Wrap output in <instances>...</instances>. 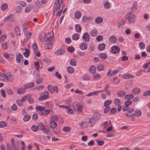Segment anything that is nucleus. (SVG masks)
I'll return each mask as SVG.
<instances>
[{
  "instance_id": "obj_64",
  "label": "nucleus",
  "mask_w": 150,
  "mask_h": 150,
  "mask_svg": "<svg viewBox=\"0 0 150 150\" xmlns=\"http://www.w3.org/2000/svg\"><path fill=\"white\" fill-rule=\"evenodd\" d=\"M132 103L131 100H127L125 102V105L128 107L129 105H130Z\"/></svg>"
},
{
  "instance_id": "obj_47",
  "label": "nucleus",
  "mask_w": 150,
  "mask_h": 150,
  "mask_svg": "<svg viewBox=\"0 0 150 150\" xmlns=\"http://www.w3.org/2000/svg\"><path fill=\"white\" fill-rule=\"evenodd\" d=\"M13 15L12 14H10L9 16H8L7 17L5 18L4 19V21H6L7 20H8L11 21H12V19L13 18Z\"/></svg>"
},
{
  "instance_id": "obj_53",
  "label": "nucleus",
  "mask_w": 150,
  "mask_h": 150,
  "mask_svg": "<svg viewBox=\"0 0 150 150\" xmlns=\"http://www.w3.org/2000/svg\"><path fill=\"white\" fill-rule=\"evenodd\" d=\"M6 37L7 36L5 34L1 35L0 37V41L1 42L4 41L6 40Z\"/></svg>"
},
{
  "instance_id": "obj_26",
  "label": "nucleus",
  "mask_w": 150,
  "mask_h": 150,
  "mask_svg": "<svg viewBox=\"0 0 150 150\" xmlns=\"http://www.w3.org/2000/svg\"><path fill=\"white\" fill-rule=\"evenodd\" d=\"M97 68L98 71H103L104 69L105 66L104 65L100 64L97 66Z\"/></svg>"
},
{
  "instance_id": "obj_6",
  "label": "nucleus",
  "mask_w": 150,
  "mask_h": 150,
  "mask_svg": "<svg viewBox=\"0 0 150 150\" xmlns=\"http://www.w3.org/2000/svg\"><path fill=\"white\" fill-rule=\"evenodd\" d=\"M1 76L5 78L7 81L10 82L12 81L13 79V76L11 74L7 75L5 74H2Z\"/></svg>"
},
{
  "instance_id": "obj_55",
  "label": "nucleus",
  "mask_w": 150,
  "mask_h": 150,
  "mask_svg": "<svg viewBox=\"0 0 150 150\" xmlns=\"http://www.w3.org/2000/svg\"><path fill=\"white\" fill-rule=\"evenodd\" d=\"M28 101L30 104H33L34 102V100L33 98H31V96L30 95H29L28 99Z\"/></svg>"
},
{
  "instance_id": "obj_8",
  "label": "nucleus",
  "mask_w": 150,
  "mask_h": 150,
  "mask_svg": "<svg viewBox=\"0 0 150 150\" xmlns=\"http://www.w3.org/2000/svg\"><path fill=\"white\" fill-rule=\"evenodd\" d=\"M44 134L50 135L51 133L49 127L47 126H45V128L42 130Z\"/></svg>"
},
{
  "instance_id": "obj_56",
  "label": "nucleus",
  "mask_w": 150,
  "mask_h": 150,
  "mask_svg": "<svg viewBox=\"0 0 150 150\" xmlns=\"http://www.w3.org/2000/svg\"><path fill=\"white\" fill-rule=\"evenodd\" d=\"M61 4L59 5V4H57L56 3H55L54 5V8L55 9L54 11H57L60 9V8L61 7Z\"/></svg>"
},
{
  "instance_id": "obj_37",
  "label": "nucleus",
  "mask_w": 150,
  "mask_h": 150,
  "mask_svg": "<svg viewBox=\"0 0 150 150\" xmlns=\"http://www.w3.org/2000/svg\"><path fill=\"white\" fill-rule=\"evenodd\" d=\"M122 77L125 79L130 78H133L134 77V76L133 75L130 74H123L122 76Z\"/></svg>"
},
{
  "instance_id": "obj_57",
  "label": "nucleus",
  "mask_w": 150,
  "mask_h": 150,
  "mask_svg": "<svg viewBox=\"0 0 150 150\" xmlns=\"http://www.w3.org/2000/svg\"><path fill=\"white\" fill-rule=\"evenodd\" d=\"M70 63L71 65L73 66H75L76 64V61L74 59H71L70 61Z\"/></svg>"
},
{
  "instance_id": "obj_17",
  "label": "nucleus",
  "mask_w": 150,
  "mask_h": 150,
  "mask_svg": "<svg viewBox=\"0 0 150 150\" xmlns=\"http://www.w3.org/2000/svg\"><path fill=\"white\" fill-rule=\"evenodd\" d=\"M105 48V45L104 43H101L98 45V49L100 51L104 50Z\"/></svg>"
},
{
  "instance_id": "obj_61",
  "label": "nucleus",
  "mask_w": 150,
  "mask_h": 150,
  "mask_svg": "<svg viewBox=\"0 0 150 150\" xmlns=\"http://www.w3.org/2000/svg\"><path fill=\"white\" fill-rule=\"evenodd\" d=\"M67 50L69 52L72 53L74 52V49L72 47H69L67 48Z\"/></svg>"
},
{
  "instance_id": "obj_60",
  "label": "nucleus",
  "mask_w": 150,
  "mask_h": 150,
  "mask_svg": "<svg viewBox=\"0 0 150 150\" xmlns=\"http://www.w3.org/2000/svg\"><path fill=\"white\" fill-rule=\"evenodd\" d=\"M32 48L34 52H35L36 50H38V46L36 42L33 45Z\"/></svg>"
},
{
  "instance_id": "obj_58",
  "label": "nucleus",
  "mask_w": 150,
  "mask_h": 150,
  "mask_svg": "<svg viewBox=\"0 0 150 150\" xmlns=\"http://www.w3.org/2000/svg\"><path fill=\"white\" fill-rule=\"evenodd\" d=\"M25 52H24L23 54L25 57L27 58L28 57L29 55L28 52H30V51L27 49H25Z\"/></svg>"
},
{
  "instance_id": "obj_46",
  "label": "nucleus",
  "mask_w": 150,
  "mask_h": 150,
  "mask_svg": "<svg viewBox=\"0 0 150 150\" xmlns=\"http://www.w3.org/2000/svg\"><path fill=\"white\" fill-rule=\"evenodd\" d=\"M79 35L78 34L75 33L72 35V38L73 40H76L79 39Z\"/></svg>"
},
{
  "instance_id": "obj_28",
  "label": "nucleus",
  "mask_w": 150,
  "mask_h": 150,
  "mask_svg": "<svg viewBox=\"0 0 150 150\" xmlns=\"http://www.w3.org/2000/svg\"><path fill=\"white\" fill-rule=\"evenodd\" d=\"M35 108L37 112L41 111H44L45 110V108L42 106H37Z\"/></svg>"
},
{
  "instance_id": "obj_42",
  "label": "nucleus",
  "mask_w": 150,
  "mask_h": 150,
  "mask_svg": "<svg viewBox=\"0 0 150 150\" xmlns=\"http://www.w3.org/2000/svg\"><path fill=\"white\" fill-rule=\"evenodd\" d=\"M31 116L29 115H26L23 118V120L24 122H27L29 121L30 119Z\"/></svg>"
},
{
  "instance_id": "obj_3",
  "label": "nucleus",
  "mask_w": 150,
  "mask_h": 150,
  "mask_svg": "<svg viewBox=\"0 0 150 150\" xmlns=\"http://www.w3.org/2000/svg\"><path fill=\"white\" fill-rule=\"evenodd\" d=\"M47 89L51 93H53L54 92L57 93L58 92V89L57 87L54 86L52 87L51 85H49L47 86Z\"/></svg>"
},
{
  "instance_id": "obj_14",
  "label": "nucleus",
  "mask_w": 150,
  "mask_h": 150,
  "mask_svg": "<svg viewBox=\"0 0 150 150\" xmlns=\"http://www.w3.org/2000/svg\"><path fill=\"white\" fill-rule=\"evenodd\" d=\"M26 91V88L24 86V87L18 89L17 92L18 94H23Z\"/></svg>"
},
{
  "instance_id": "obj_35",
  "label": "nucleus",
  "mask_w": 150,
  "mask_h": 150,
  "mask_svg": "<svg viewBox=\"0 0 150 150\" xmlns=\"http://www.w3.org/2000/svg\"><path fill=\"white\" fill-rule=\"evenodd\" d=\"M24 34L27 38L28 39L30 38L31 36V33L29 31H27L24 32Z\"/></svg>"
},
{
  "instance_id": "obj_59",
  "label": "nucleus",
  "mask_w": 150,
  "mask_h": 150,
  "mask_svg": "<svg viewBox=\"0 0 150 150\" xmlns=\"http://www.w3.org/2000/svg\"><path fill=\"white\" fill-rule=\"evenodd\" d=\"M145 44L142 42H140L139 44V46L141 50H142L145 48Z\"/></svg>"
},
{
  "instance_id": "obj_11",
  "label": "nucleus",
  "mask_w": 150,
  "mask_h": 150,
  "mask_svg": "<svg viewBox=\"0 0 150 150\" xmlns=\"http://www.w3.org/2000/svg\"><path fill=\"white\" fill-rule=\"evenodd\" d=\"M109 41L111 43H115L117 41V38L115 35H112L109 38Z\"/></svg>"
},
{
  "instance_id": "obj_38",
  "label": "nucleus",
  "mask_w": 150,
  "mask_h": 150,
  "mask_svg": "<svg viewBox=\"0 0 150 150\" xmlns=\"http://www.w3.org/2000/svg\"><path fill=\"white\" fill-rule=\"evenodd\" d=\"M134 97V95L132 94H129L125 95V98L126 99H131Z\"/></svg>"
},
{
  "instance_id": "obj_31",
  "label": "nucleus",
  "mask_w": 150,
  "mask_h": 150,
  "mask_svg": "<svg viewBox=\"0 0 150 150\" xmlns=\"http://www.w3.org/2000/svg\"><path fill=\"white\" fill-rule=\"evenodd\" d=\"M11 56L12 57V59H13L14 58V55L12 53H11L9 54H8L7 53H5L4 54V57H5L6 59H9V56Z\"/></svg>"
},
{
  "instance_id": "obj_24",
  "label": "nucleus",
  "mask_w": 150,
  "mask_h": 150,
  "mask_svg": "<svg viewBox=\"0 0 150 150\" xmlns=\"http://www.w3.org/2000/svg\"><path fill=\"white\" fill-rule=\"evenodd\" d=\"M126 94V93L124 91H120L117 93V96L120 97H124Z\"/></svg>"
},
{
  "instance_id": "obj_4",
  "label": "nucleus",
  "mask_w": 150,
  "mask_h": 150,
  "mask_svg": "<svg viewBox=\"0 0 150 150\" xmlns=\"http://www.w3.org/2000/svg\"><path fill=\"white\" fill-rule=\"evenodd\" d=\"M49 93L47 91L43 92L38 98L40 101H42L47 99L48 98Z\"/></svg>"
},
{
  "instance_id": "obj_32",
  "label": "nucleus",
  "mask_w": 150,
  "mask_h": 150,
  "mask_svg": "<svg viewBox=\"0 0 150 150\" xmlns=\"http://www.w3.org/2000/svg\"><path fill=\"white\" fill-rule=\"evenodd\" d=\"M103 21V18L100 17H97L95 20V22L98 24H99L102 23Z\"/></svg>"
},
{
  "instance_id": "obj_33",
  "label": "nucleus",
  "mask_w": 150,
  "mask_h": 150,
  "mask_svg": "<svg viewBox=\"0 0 150 150\" xmlns=\"http://www.w3.org/2000/svg\"><path fill=\"white\" fill-rule=\"evenodd\" d=\"M114 103L116 106H119L121 104V101L118 98H116L114 100Z\"/></svg>"
},
{
  "instance_id": "obj_48",
  "label": "nucleus",
  "mask_w": 150,
  "mask_h": 150,
  "mask_svg": "<svg viewBox=\"0 0 150 150\" xmlns=\"http://www.w3.org/2000/svg\"><path fill=\"white\" fill-rule=\"evenodd\" d=\"M8 43L7 42H4L1 44V47L3 48L4 49H8L7 45Z\"/></svg>"
},
{
  "instance_id": "obj_23",
  "label": "nucleus",
  "mask_w": 150,
  "mask_h": 150,
  "mask_svg": "<svg viewBox=\"0 0 150 150\" xmlns=\"http://www.w3.org/2000/svg\"><path fill=\"white\" fill-rule=\"evenodd\" d=\"M134 116L137 117L140 116L142 114V112L141 110H136L134 114H133Z\"/></svg>"
},
{
  "instance_id": "obj_62",
  "label": "nucleus",
  "mask_w": 150,
  "mask_h": 150,
  "mask_svg": "<svg viewBox=\"0 0 150 150\" xmlns=\"http://www.w3.org/2000/svg\"><path fill=\"white\" fill-rule=\"evenodd\" d=\"M23 28L24 32L27 31V29L28 28V26H27L25 23H24L23 25Z\"/></svg>"
},
{
  "instance_id": "obj_34",
  "label": "nucleus",
  "mask_w": 150,
  "mask_h": 150,
  "mask_svg": "<svg viewBox=\"0 0 150 150\" xmlns=\"http://www.w3.org/2000/svg\"><path fill=\"white\" fill-rule=\"evenodd\" d=\"M38 130H42L45 128V126L42 123L40 122L38 124Z\"/></svg>"
},
{
  "instance_id": "obj_1",
  "label": "nucleus",
  "mask_w": 150,
  "mask_h": 150,
  "mask_svg": "<svg viewBox=\"0 0 150 150\" xmlns=\"http://www.w3.org/2000/svg\"><path fill=\"white\" fill-rule=\"evenodd\" d=\"M100 114L98 113H94L92 117L89 120V122L91 124L95 123L100 118Z\"/></svg>"
},
{
  "instance_id": "obj_7",
  "label": "nucleus",
  "mask_w": 150,
  "mask_h": 150,
  "mask_svg": "<svg viewBox=\"0 0 150 150\" xmlns=\"http://www.w3.org/2000/svg\"><path fill=\"white\" fill-rule=\"evenodd\" d=\"M82 38L84 41L88 42L90 40V36L88 33H84L82 36Z\"/></svg>"
},
{
  "instance_id": "obj_43",
  "label": "nucleus",
  "mask_w": 150,
  "mask_h": 150,
  "mask_svg": "<svg viewBox=\"0 0 150 150\" xmlns=\"http://www.w3.org/2000/svg\"><path fill=\"white\" fill-rule=\"evenodd\" d=\"M32 6L31 5H29L25 8V11L26 13L29 12L32 10Z\"/></svg>"
},
{
  "instance_id": "obj_13",
  "label": "nucleus",
  "mask_w": 150,
  "mask_h": 150,
  "mask_svg": "<svg viewBox=\"0 0 150 150\" xmlns=\"http://www.w3.org/2000/svg\"><path fill=\"white\" fill-rule=\"evenodd\" d=\"M111 70L110 69L108 72L107 74L108 76H109L110 77H111L116 74L117 73L119 72V70L116 69L113 71L111 73Z\"/></svg>"
},
{
  "instance_id": "obj_54",
  "label": "nucleus",
  "mask_w": 150,
  "mask_h": 150,
  "mask_svg": "<svg viewBox=\"0 0 150 150\" xmlns=\"http://www.w3.org/2000/svg\"><path fill=\"white\" fill-rule=\"evenodd\" d=\"M31 130L33 132H36L38 130V126L35 125H33L31 128Z\"/></svg>"
},
{
  "instance_id": "obj_16",
  "label": "nucleus",
  "mask_w": 150,
  "mask_h": 150,
  "mask_svg": "<svg viewBox=\"0 0 150 150\" xmlns=\"http://www.w3.org/2000/svg\"><path fill=\"white\" fill-rule=\"evenodd\" d=\"M98 33V31L96 29H93L91 31L90 34L92 37H95Z\"/></svg>"
},
{
  "instance_id": "obj_25",
  "label": "nucleus",
  "mask_w": 150,
  "mask_h": 150,
  "mask_svg": "<svg viewBox=\"0 0 150 150\" xmlns=\"http://www.w3.org/2000/svg\"><path fill=\"white\" fill-rule=\"evenodd\" d=\"M126 22V20L124 19H122V21L118 23V27L119 28H122Z\"/></svg>"
},
{
  "instance_id": "obj_20",
  "label": "nucleus",
  "mask_w": 150,
  "mask_h": 150,
  "mask_svg": "<svg viewBox=\"0 0 150 150\" xmlns=\"http://www.w3.org/2000/svg\"><path fill=\"white\" fill-rule=\"evenodd\" d=\"M11 146L13 150H16V147L15 143L13 139L12 138L11 140Z\"/></svg>"
},
{
  "instance_id": "obj_44",
  "label": "nucleus",
  "mask_w": 150,
  "mask_h": 150,
  "mask_svg": "<svg viewBox=\"0 0 150 150\" xmlns=\"http://www.w3.org/2000/svg\"><path fill=\"white\" fill-rule=\"evenodd\" d=\"M75 28L76 31L77 32H80L81 31V28L80 25L78 24L75 25Z\"/></svg>"
},
{
  "instance_id": "obj_50",
  "label": "nucleus",
  "mask_w": 150,
  "mask_h": 150,
  "mask_svg": "<svg viewBox=\"0 0 150 150\" xmlns=\"http://www.w3.org/2000/svg\"><path fill=\"white\" fill-rule=\"evenodd\" d=\"M143 96L145 97L150 96V90L144 91L143 93Z\"/></svg>"
},
{
  "instance_id": "obj_40",
  "label": "nucleus",
  "mask_w": 150,
  "mask_h": 150,
  "mask_svg": "<svg viewBox=\"0 0 150 150\" xmlns=\"http://www.w3.org/2000/svg\"><path fill=\"white\" fill-rule=\"evenodd\" d=\"M52 47V45L51 42H48L45 45V47L46 49H51Z\"/></svg>"
},
{
  "instance_id": "obj_12",
  "label": "nucleus",
  "mask_w": 150,
  "mask_h": 150,
  "mask_svg": "<svg viewBox=\"0 0 150 150\" xmlns=\"http://www.w3.org/2000/svg\"><path fill=\"white\" fill-rule=\"evenodd\" d=\"M132 92L134 95H138L140 93L141 89L139 88L135 87L132 89Z\"/></svg>"
},
{
  "instance_id": "obj_27",
  "label": "nucleus",
  "mask_w": 150,
  "mask_h": 150,
  "mask_svg": "<svg viewBox=\"0 0 150 150\" xmlns=\"http://www.w3.org/2000/svg\"><path fill=\"white\" fill-rule=\"evenodd\" d=\"M81 13L79 11H77L74 13V16L76 19H79L81 18Z\"/></svg>"
},
{
  "instance_id": "obj_29",
  "label": "nucleus",
  "mask_w": 150,
  "mask_h": 150,
  "mask_svg": "<svg viewBox=\"0 0 150 150\" xmlns=\"http://www.w3.org/2000/svg\"><path fill=\"white\" fill-rule=\"evenodd\" d=\"M89 70L90 73L94 74L96 72V68L94 66H92L89 68Z\"/></svg>"
},
{
  "instance_id": "obj_10",
  "label": "nucleus",
  "mask_w": 150,
  "mask_h": 150,
  "mask_svg": "<svg viewBox=\"0 0 150 150\" xmlns=\"http://www.w3.org/2000/svg\"><path fill=\"white\" fill-rule=\"evenodd\" d=\"M24 58L23 56L21 54H16V61L18 63H20L21 62V60H22V61H23L22 58Z\"/></svg>"
},
{
  "instance_id": "obj_9",
  "label": "nucleus",
  "mask_w": 150,
  "mask_h": 150,
  "mask_svg": "<svg viewBox=\"0 0 150 150\" xmlns=\"http://www.w3.org/2000/svg\"><path fill=\"white\" fill-rule=\"evenodd\" d=\"M64 53L65 51L64 50L59 49L56 50L54 53L57 55H61L64 54Z\"/></svg>"
},
{
  "instance_id": "obj_39",
  "label": "nucleus",
  "mask_w": 150,
  "mask_h": 150,
  "mask_svg": "<svg viewBox=\"0 0 150 150\" xmlns=\"http://www.w3.org/2000/svg\"><path fill=\"white\" fill-rule=\"evenodd\" d=\"M15 10L16 12L19 13H21L22 10V8L19 6H16L15 8Z\"/></svg>"
},
{
  "instance_id": "obj_18",
  "label": "nucleus",
  "mask_w": 150,
  "mask_h": 150,
  "mask_svg": "<svg viewBox=\"0 0 150 150\" xmlns=\"http://www.w3.org/2000/svg\"><path fill=\"white\" fill-rule=\"evenodd\" d=\"M34 83L33 82L25 84L24 85V87L26 89H28L34 86Z\"/></svg>"
},
{
  "instance_id": "obj_41",
  "label": "nucleus",
  "mask_w": 150,
  "mask_h": 150,
  "mask_svg": "<svg viewBox=\"0 0 150 150\" xmlns=\"http://www.w3.org/2000/svg\"><path fill=\"white\" fill-rule=\"evenodd\" d=\"M67 72L70 74H72L74 72V69L73 67H68L67 68Z\"/></svg>"
},
{
  "instance_id": "obj_52",
  "label": "nucleus",
  "mask_w": 150,
  "mask_h": 150,
  "mask_svg": "<svg viewBox=\"0 0 150 150\" xmlns=\"http://www.w3.org/2000/svg\"><path fill=\"white\" fill-rule=\"evenodd\" d=\"M7 125V123L4 121H0V127L1 128H3L6 127Z\"/></svg>"
},
{
  "instance_id": "obj_49",
  "label": "nucleus",
  "mask_w": 150,
  "mask_h": 150,
  "mask_svg": "<svg viewBox=\"0 0 150 150\" xmlns=\"http://www.w3.org/2000/svg\"><path fill=\"white\" fill-rule=\"evenodd\" d=\"M104 6L105 8L109 9L110 7L111 4L108 2L107 1L105 3H104Z\"/></svg>"
},
{
  "instance_id": "obj_2",
  "label": "nucleus",
  "mask_w": 150,
  "mask_h": 150,
  "mask_svg": "<svg viewBox=\"0 0 150 150\" xmlns=\"http://www.w3.org/2000/svg\"><path fill=\"white\" fill-rule=\"evenodd\" d=\"M126 18L128 19V21L129 23L131 24L135 22V16L130 13H129L126 16Z\"/></svg>"
},
{
  "instance_id": "obj_21",
  "label": "nucleus",
  "mask_w": 150,
  "mask_h": 150,
  "mask_svg": "<svg viewBox=\"0 0 150 150\" xmlns=\"http://www.w3.org/2000/svg\"><path fill=\"white\" fill-rule=\"evenodd\" d=\"M57 123L56 122H54V121H51L50 123V127L52 129L55 128L57 126Z\"/></svg>"
},
{
  "instance_id": "obj_22",
  "label": "nucleus",
  "mask_w": 150,
  "mask_h": 150,
  "mask_svg": "<svg viewBox=\"0 0 150 150\" xmlns=\"http://www.w3.org/2000/svg\"><path fill=\"white\" fill-rule=\"evenodd\" d=\"M99 57L102 59H106L107 58V56L105 53H100L99 54Z\"/></svg>"
},
{
  "instance_id": "obj_30",
  "label": "nucleus",
  "mask_w": 150,
  "mask_h": 150,
  "mask_svg": "<svg viewBox=\"0 0 150 150\" xmlns=\"http://www.w3.org/2000/svg\"><path fill=\"white\" fill-rule=\"evenodd\" d=\"M8 8V6L6 4H2L1 7V10L3 11H5Z\"/></svg>"
},
{
  "instance_id": "obj_5",
  "label": "nucleus",
  "mask_w": 150,
  "mask_h": 150,
  "mask_svg": "<svg viewBox=\"0 0 150 150\" xmlns=\"http://www.w3.org/2000/svg\"><path fill=\"white\" fill-rule=\"evenodd\" d=\"M120 50V47L117 46H113L111 47L110 49L111 52L114 54L118 53Z\"/></svg>"
},
{
  "instance_id": "obj_15",
  "label": "nucleus",
  "mask_w": 150,
  "mask_h": 150,
  "mask_svg": "<svg viewBox=\"0 0 150 150\" xmlns=\"http://www.w3.org/2000/svg\"><path fill=\"white\" fill-rule=\"evenodd\" d=\"M80 49L82 50H85L87 48V44L85 42L82 43L79 46Z\"/></svg>"
},
{
  "instance_id": "obj_63",
  "label": "nucleus",
  "mask_w": 150,
  "mask_h": 150,
  "mask_svg": "<svg viewBox=\"0 0 150 150\" xmlns=\"http://www.w3.org/2000/svg\"><path fill=\"white\" fill-rule=\"evenodd\" d=\"M90 19V17H87L86 16H83L82 18V20L83 22H85L88 20H89Z\"/></svg>"
},
{
  "instance_id": "obj_19",
  "label": "nucleus",
  "mask_w": 150,
  "mask_h": 150,
  "mask_svg": "<svg viewBox=\"0 0 150 150\" xmlns=\"http://www.w3.org/2000/svg\"><path fill=\"white\" fill-rule=\"evenodd\" d=\"M102 91H96L93 92H91L89 93L88 94L86 95V96H91L93 95H97L98 93H100L102 92Z\"/></svg>"
},
{
  "instance_id": "obj_45",
  "label": "nucleus",
  "mask_w": 150,
  "mask_h": 150,
  "mask_svg": "<svg viewBox=\"0 0 150 150\" xmlns=\"http://www.w3.org/2000/svg\"><path fill=\"white\" fill-rule=\"evenodd\" d=\"M14 30L15 31V33L17 35H21V34L20 29L17 26L15 27L14 28Z\"/></svg>"
},
{
  "instance_id": "obj_51",
  "label": "nucleus",
  "mask_w": 150,
  "mask_h": 150,
  "mask_svg": "<svg viewBox=\"0 0 150 150\" xmlns=\"http://www.w3.org/2000/svg\"><path fill=\"white\" fill-rule=\"evenodd\" d=\"M112 103V100H106L104 103V106H108Z\"/></svg>"
},
{
  "instance_id": "obj_36",
  "label": "nucleus",
  "mask_w": 150,
  "mask_h": 150,
  "mask_svg": "<svg viewBox=\"0 0 150 150\" xmlns=\"http://www.w3.org/2000/svg\"><path fill=\"white\" fill-rule=\"evenodd\" d=\"M63 131L66 132H70L71 131V129L70 127L68 126H65L63 128Z\"/></svg>"
}]
</instances>
